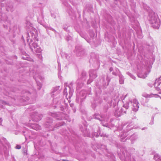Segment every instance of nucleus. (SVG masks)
Returning <instances> with one entry per match:
<instances>
[{
  "mask_svg": "<svg viewBox=\"0 0 161 161\" xmlns=\"http://www.w3.org/2000/svg\"><path fill=\"white\" fill-rule=\"evenodd\" d=\"M21 147L20 145H17L16 147V148L17 149H20L21 148Z\"/></svg>",
  "mask_w": 161,
  "mask_h": 161,
  "instance_id": "nucleus-1",
  "label": "nucleus"
}]
</instances>
